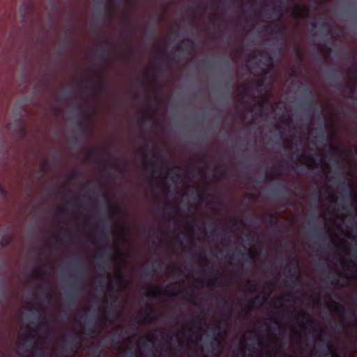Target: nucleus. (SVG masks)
<instances>
[{"label": "nucleus", "instance_id": "1", "mask_svg": "<svg viewBox=\"0 0 357 357\" xmlns=\"http://www.w3.org/2000/svg\"><path fill=\"white\" fill-rule=\"evenodd\" d=\"M179 284L178 283H174L172 284L169 288L172 289L173 290H165L162 292V289L158 287H152L146 289L145 295L148 297L153 298H159L163 296L166 297L174 296L178 294L179 293Z\"/></svg>", "mask_w": 357, "mask_h": 357}, {"label": "nucleus", "instance_id": "2", "mask_svg": "<svg viewBox=\"0 0 357 357\" xmlns=\"http://www.w3.org/2000/svg\"><path fill=\"white\" fill-rule=\"evenodd\" d=\"M154 335L153 333H148L144 336L140 337L137 340V344L135 348V357H141L142 354V345L144 342H148L151 344H153L154 342Z\"/></svg>", "mask_w": 357, "mask_h": 357}, {"label": "nucleus", "instance_id": "3", "mask_svg": "<svg viewBox=\"0 0 357 357\" xmlns=\"http://www.w3.org/2000/svg\"><path fill=\"white\" fill-rule=\"evenodd\" d=\"M299 161L306 165L309 169H314L317 167L319 165H322L323 159L320 158L319 163L317 162V160L314 156L301 155L299 157Z\"/></svg>", "mask_w": 357, "mask_h": 357}, {"label": "nucleus", "instance_id": "4", "mask_svg": "<svg viewBox=\"0 0 357 357\" xmlns=\"http://www.w3.org/2000/svg\"><path fill=\"white\" fill-rule=\"evenodd\" d=\"M332 243L340 250H341L345 254H348L349 252V248L345 241L341 238H339V235L335 234L331 236Z\"/></svg>", "mask_w": 357, "mask_h": 357}, {"label": "nucleus", "instance_id": "5", "mask_svg": "<svg viewBox=\"0 0 357 357\" xmlns=\"http://www.w3.org/2000/svg\"><path fill=\"white\" fill-rule=\"evenodd\" d=\"M309 9L307 6H296L292 11V14L295 17H305L308 15Z\"/></svg>", "mask_w": 357, "mask_h": 357}, {"label": "nucleus", "instance_id": "6", "mask_svg": "<svg viewBox=\"0 0 357 357\" xmlns=\"http://www.w3.org/2000/svg\"><path fill=\"white\" fill-rule=\"evenodd\" d=\"M328 308L330 311L339 312L341 310V307L338 303L332 302L328 304Z\"/></svg>", "mask_w": 357, "mask_h": 357}, {"label": "nucleus", "instance_id": "7", "mask_svg": "<svg viewBox=\"0 0 357 357\" xmlns=\"http://www.w3.org/2000/svg\"><path fill=\"white\" fill-rule=\"evenodd\" d=\"M126 238V230L125 227H122L121 229V231L117 236H116V240H121L122 241H124Z\"/></svg>", "mask_w": 357, "mask_h": 357}, {"label": "nucleus", "instance_id": "8", "mask_svg": "<svg viewBox=\"0 0 357 357\" xmlns=\"http://www.w3.org/2000/svg\"><path fill=\"white\" fill-rule=\"evenodd\" d=\"M116 276L117 282L119 283V284H118V287H119L120 288L126 287L124 285H123L121 284L122 283V275H121V272L119 269L116 270Z\"/></svg>", "mask_w": 357, "mask_h": 357}, {"label": "nucleus", "instance_id": "9", "mask_svg": "<svg viewBox=\"0 0 357 357\" xmlns=\"http://www.w3.org/2000/svg\"><path fill=\"white\" fill-rule=\"evenodd\" d=\"M346 277L347 278H356L357 277V270H354L346 273Z\"/></svg>", "mask_w": 357, "mask_h": 357}, {"label": "nucleus", "instance_id": "10", "mask_svg": "<svg viewBox=\"0 0 357 357\" xmlns=\"http://www.w3.org/2000/svg\"><path fill=\"white\" fill-rule=\"evenodd\" d=\"M248 91V86H241L238 87V96H241V95L242 93H246Z\"/></svg>", "mask_w": 357, "mask_h": 357}, {"label": "nucleus", "instance_id": "11", "mask_svg": "<svg viewBox=\"0 0 357 357\" xmlns=\"http://www.w3.org/2000/svg\"><path fill=\"white\" fill-rule=\"evenodd\" d=\"M309 322L308 316H303V321L299 323L301 327H304Z\"/></svg>", "mask_w": 357, "mask_h": 357}, {"label": "nucleus", "instance_id": "12", "mask_svg": "<svg viewBox=\"0 0 357 357\" xmlns=\"http://www.w3.org/2000/svg\"><path fill=\"white\" fill-rule=\"evenodd\" d=\"M131 350H132V348H130L129 351H122L123 356L124 357H127V356L128 355V353H130V354L132 353Z\"/></svg>", "mask_w": 357, "mask_h": 357}, {"label": "nucleus", "instance_id": "13", "mask_svg": "<svg viewBox=\"0 0 357 357\" xmlns=\"http://www.w3.org/2000/svg\"><path fill=\"white\" fill-rule=\"evenodd\" d=\"M348 264H349V265H350V264L354 265V262H353L352 261H349V262H348Z\"/></svg>", "mask_w": 357, "mask_h": 357}, {"label": "nucleus", "instance_id": "14", "mask_svg": "<svg viewBox=\"0 0 357 357\" xmlns=\"http://www.w3.org/2000/svg\"><path fill=\"white\" fill-rule=\"evenodd\" d=\"M198 339H199L198 335H196V337H195V340L197 341V340H198Z\"/></svg>", "mask_w": 357, "mask_h": 357}, {"label": "nucleus", "instance_id": "15", "mask_svg": "<svg viewBox=\"0 0 357 357\" xmlns=\"http://www.w3.org/2000/svg\"><path fill=\"white\" fill-rule=\"evenodd\" d=\"M187 341H191V342H192V340H191V337H190V338H188V339H187Z\"/></svg>", "mask_w": 357, "mask_h": 357}, {"label": "nucleus", "instance_id": "16", "mask_svg": "<svg viewBox=\"0 0 357 357\" xmlns=\"http://www.w3.org/2000/svg\"><path fill=\"white\" fill-rule=\"evenodd\" d=\"M0 192H1V193H3V191H2V189H1V187H0Z\"/></svg>", "mask_w": 357, "mask_h": 357}, {"label": "nucleus", "instance_id": "17", "mask_svg": "<svg viewBox=\"0 0 357 357\" xmlns=\"http://www.w3.org/2000/svg\"><path fill=\"white\" fill-rule=\"evenodd\" d=\"M331 224H332V225H335V222H334V221H333V220H332V221H331Z\"/></svg>", "mask_w": 357, "mask_h": 357}, {"label": "nucleus", "instance_id": "18", "mask_svg": "<svg viewBox=\"0 0 357 357\" xmlns=\"http://www.w3.org/2000/svg\"><path fill=\"white\" fill-rule=\"evenodd\" d=\"M132 338V340H135V339H136V337H135V336H133Z\"/></svg>", "mask_w": 357, "mask_h": 357}, {"label": "nucleus", "instance_id": "19", "mask_svg": "<svg viewBox=\"0 0 357 357\" xmlns=\"http://www.w3.org/2000/svg\"><path fill=\"white\" fill-rule=\"evenodd\" d=\"M355 152H356V153L357 154V146H356V150H355Z\"/></svg>", "mask_w": 357, "mask_h": 357}, {"label": "nucleus", "instance_id": "20", "mask_svg": "<svg viewBox=\"0 0 357 357\" xmlns=\"http://www.w3.org/2000/svg\"><path fill=\"white\" fill-rule=\"evenodd\" d=\"M337 357H339V356H337Z\"/></svg>", "mask_w": 357, "mask_h": 357}]
</instances>
